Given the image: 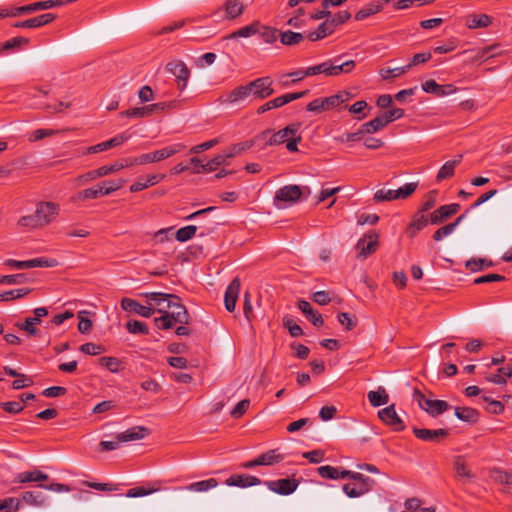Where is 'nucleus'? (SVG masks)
<instances>
[{"label": "nucleus", "mask_w": 512, "mask_h": 512, "mask_svg": "<svg viewBox=\"0 0 512 512\" xmlns=\"http://www.w3.org/2000/svg\"><path fill=\"white\" fill-rule=\"evenodd\" d=\"M60 205L55 202L41 201L36 205L34 214L23 216L18 224L29 229H37L51 224L59 215Z\"/></svg>", "instance_id": "nucleus-1"}, {"label": "nucleus", "mask_w": 512, "mask_h": 512, "mask_svg": "<svg viewBox=\"0 0 512 512\" xmlns=\"http://www.w3.org/2000/svg\"><path fill=\"white\" fill-rule=\"evenodd\" d=\"M169 306L162 316L154 319L158 329L168 330L176 324H189L190 315L188 310L181 303V299L177 295L175 301H172Z\"/></svg>", "instance_id": "nucleus-2"}, {"label": "nucleus", "mask_w": 512, "mask_h": 512, "mask_svg": "<svg viewBox=\"0 0 512 512\" xmlns=\"http://www.w3.org/2000/svg\"><path fill=\"white\" fill-rule=\"evenodd\" d=\"M184 148V144L176 143L171 146L164 147L160 150L141 154L135 158H132L131 163H135L136 165H144L148 163L160 162L181 152Z\"/></svg>", "instance_id": "nucleus-3"}, {"label": "nucleus", "mask_w": 512, "mask_h": 512, "mask_svg": "<svg viewBox=\"0 0 512 512\" xmlns=\"http://www.w3.org/2000/svg\"><path fill=\"white\" fill-rule=\"evenodd\" d=\"M303 194L300 186L290 184L279 188L273 198V204L277 209H284L297 203Z\"/></svg>", "instance_id": "nucleus-4"}, {"label": "nucleus", "mask_w": 512, "mask_h": 512, "mask_svg": "<svg viewBox=\"0 0 512 512\" xmlns=\"http://www.w3.org/2000/svg\"><path fill=\"white\" fill-rule=\"evenodd\" d=\"M413 400L419 407L432 417H437L450 409V404L444 400L426 398L417 388L413 391Z\"/></svg>", "instance_id": "nucleus-5"}, {"label": "nucleus", "mask_w": 512, "mask_h": 512, "mask_svg": "<svg viewBox=\"0 0 512 512\" xmlns=\"http://www.w3.org/2000/svg\"><path fill=\"white\" fill-rule=\"evenodd\" d=\"M351 93L347 91H341L335 95L325 97V98H317L306 106L307 111L321 113L323 111L330 110L332 108L338 107L340 104L347 102L351 98Z\"/></svg>", "instance_id": "nucleus-6"}, {"label": "nucleus", "mask_w": 512, "mask_h": 512, "mask_svg": "<svg viewBox=\"0 0 512 512\" xmlns=\"http://www.w3.org/2000/svg\"><path fill=\"white\" fill-rule=\"evenodd\" d=\"M141 297L147 299L148 307H154L155 312L163 314L170 306L172 301H175L176 295L162 292H145L140 294Z\"/></svg>", "instance_id": "nucleus-7"}, {"label": "nucleus", "mask_w": 512, "mask_h": 512, "mask_svg": "<svg viewBox=\"0 0 512 512\" xmlns=\"http://www.w3.org/2000/svg\"><path fill=\"white\" fill-rule=\"evenodd\" d=\"M4 265H6L10 268L19 269V270L31 269V268H35V267L52 268V267H56L58 265V261L53 258H44V257L25 260V261L7 259L4 261Z\"/></svg>", "instance_id": "nucleus-8"}, {"label": "nucleus", "mask_w": 512, "mask_h": 512, "mask_svg": "<svg viewBox=\"0 0 512 512\" xmlns=\"http://www.w3.org/2000/svg\"><path fill=\"white\" fill-rule=\"evenodd\" d=\"M379 234L375 230H371L360 238L356 244V250L358 251L356 257L365 259L369 255L373 254L378 247Z\"/></svg>", "instance_id": "nucleus-9"}, {"label": "nucleus", "mask_w": 512, "mask_h": 512, "mask_svg": "<svg viewBox=\"0 0 512 512\" xmlns=\"http://www.w3.org/2000/svg\"><path fill=\"white\" fill-rule=\"evenodd\" d=\"M272 84V79L269 76H265L251 81L248 83V87L251 95L256 99L263 100L274 94Z\"/></svg>", "instance_id": "nucleus-10"}, {"label": "nucleus", "mask_w": 512, "mask_h": 512, "mask_svg": "<svg viewBox=\"0 0 512 512\" xmlns=\"http://www.w3.org/2000/svg\"><path fill=\"white\" fill-rule=\"evenodd\" d=\"M378 417L393 431L399 432L405 429L404 422L397 414L394 404L379 410Z\"/></svg>", "instance_id": "nucleus-11"}, {"label": "nucleus", "mask_w": 512, "mask_h": 512, "mask_svg": "<svg viewBox=\"0 0 512 512\" xmlns=\"http://www.w3.org/2000/svg\"><path fill=\"white\" fill-rule=\"evenodd\" d=\"M166 70L177 78L178 88L183 91L190 77V71L185 63L181 60H172L166 65Z\"/></svg>", "instance_id": "nucleus-12"}, {"label": "nucleus", "mask_w": 512, "mask_h": 512, "mask_svg": "<svg viewBox=\"0 0 512 512\" xmlns=\"http://www.w3.org/2000/svg\"><path fill=\"white\" fill-rule=\"evenodd\" d=\"M300 124L293 123L285 128L273 133L266 142V145H280L286 143L292 136L296 135L299 131Z\"/></svg>", "instance_id": "nucleus-13"}, {"label": "nucleus", "mask_w": 512, "mask_h": 512, "mask_svg": "<svg viewBox=\"0 0 512 512\" xmlns=\"http://www.w3.org/2000/svg\"><path fill=\"white\" fill-rule=\"evenodd\" d=\"M271 132L272 131L270 129H266L257 135L254 140L244 141L230 146L226 151H224L225 157H227V159H231L236 155L241 154L242 152L250 149L256 141L266 139V137L270 135Z\"/></svg>", "instance_id": "nucleus-14"}, {"label": "nucleus", "mask_w": 512, "mask_h": 512, "mask_svg": "<svg viewBox=\"0 0 512 512\" xmlns=\"http://www.w3.org/2000/svg\"><path fill=\"white\" fill-rule=\"evenodd\" d=\"M460 209L458 203H451L440 206L430 214V224L439 225L445 222L448 218L456 214Z\"/></svg>", "instance_id": "nucleus-15"}, {"label": "nucleus", "mask_w": 512, "mask_h": 512, "mask_svg": "<svg viewBox=\"0 0 512 512\" xmlns=\"http://www.w3.org/2000/svg\"><path fill=\"white\" fill-rule=\"evenodd\" d=\"M413 433L418 439L422 441L434 443L443 441L449 435V431L447 429L430 430L416 427L413 428Z\"/></svg>", "instance_id": "nucleus-16"}, {"label": "nucleus", "mask_w": 512, "mask_h": 512, "mask_svg": "<svg viewBox=\"0 0 512 512\" xmlns=\"http://www.w3.org/2000/svg\"><path fill=\"white\" fill-rule=\"evenodd\" d=\"M265 484L271 491L280 495H289L298 487V482L296 480L288 478L267 481Z\"/></svg>", "instance_id": "nucleus-17"}, {"label": "nucleus", "mask_w": 512, "mask_h": 512, "mask_svg": "<svg viewBox=\"0 0 512 512\" xmlns=\"http://www.w3.org/2000/svg\"><path fill=\"white\" fill-rule=\"evenodd\" d=\"M129 138H130L129 134H126V133L118 134L115 137L111 138L110 140H107V141L101 142L99 144L88 147L86 149V151L84 152V154H94V153L106 151L108 149L122 145Z\"/></svg>", "instance_id": "nucleus-18"}, {"label": "nucleus", "mask_w": 512, "mask_h": 512, "mask_svg": "<svg viewBox=\"0 0 512 512\" xmlns=\"http://www.w3.org/2000/svg\"><path fill=\"white\" fill-rule=\"evenodd\" d=\"M121 308L127 312H134L145 318L151 317L155 313L154 307H148V305H142L134 299L123 298L121 300Z\"/></svg>", "instance_id": "nucleus-19"}, {"label": "nucleus", "mask_w": 512, "mask_h": 512, "mask_svg": "<svg viewBox=\"0 0 512 512\" xmlns=\"http://www.w3.org/2000/svg\"><path fill=\"white\" fill-rule=\"evenodd\" d=\"M63 4H64L63 0L40 1V2H35V3L25 5V6L16 7L15 12L13 14L25 15V14H30V13H33V12L39 11V10H47V9H50V8H53L56 6H60Z\"/></svg>", "instance_id": "nucleus-20"}, {"label": "nucleus", "mask_w": 512, "mask_h": 512, "mask_svg": "<svg viewBox=\"0 0 512 512\" xmlns=\"http://www.w3.org/2000/svg\"><path fill=\"white\" fill-rule=\"evenodd\" d=\"M240 286H241V283H240L239 278L235 277L229 283V285L226 289L225 296H224V303H225V308L229 312H233L235 310L236 302H237L239 292H240Z\"/></svg>", "instance_id": "nucleus-21"}, {"label": "nucleus", "mask_w": 512, "mask_h": 512, "mask_svg": "<svg viewBox=\"0 0 512 512\" xmlns=\"http://www.w3.org/2000/svg\"><path fill=\"white\" fill-rule=\"evenodd\" d=\"M341 60L342 56H337L330 59V77H336L342 73L349 74L354 70L356 66L354 60Z\"/></svg>", "instance_id": "nucleus-22"}, {"label": "nucleus", "mask_w": 512, "mask_h": 512, "mask_svg": "<svg viewBox=\"0 0 512 512\" xmlns=\"http://www.w3.org/2000/svg\"><path fill=\"white\" fill-rule=\"evenodd\" d=\"M261 483L262 481L258 477L248 474H233L225 481V484L228 486H236L241 488L256 486Z\"/></svg>", "instance_id": "nucleus-23"}, {"label": "nucleus", "mask_w": 512, "mask_h": 512, "mask_svg": "<svg viewBox=\"0 0 512 512\" xmlns=\"http://www.w3.org/2000/svg\"><path fill=\"white\" fill-rule=\"evenodd\" d=\"M422 89L426 93L434 94L438 97L453 94L457 88L453 84L439 85L435 80H427L422 84Z\"/></svg>", "instance_id": "nucleus-24"}, {"label": "nucleus", "mask_w": 512, "mask_h": 512, "mask_svg": "<svg viewBox=\"0 0 512 512\" xmlns=\"http://www.w3.org/2000/svg\"><path fill=\"white\" fill-rule=\"evenodd\" d=\"M56 18L55 14L45 13L24 21H19L13 24L15 28H38L49 24Z\"/></svg>", "instance_id": "nucleus-25"}, {"label": "nucleus", "mask_w": 512, "mask_h": 512, "mask_svg": "<svg viewBox=\"0 0 512 512\" xmlns=\"http://www.w3.org/2000/svg\"><path fill=\"white\" fill-rule=\"evenodd\" d=\"M430 223V215L417 211L413 216L412 221L408 225L406 229V233L410 238L416 236V234L421 231L424 227H426Z\"/></svg>", "instance_id": "nucleus-26"}, {"label": "nucleus", "mask_w": 512, "mask_h": 512, "mask_svg": "<svg viewBox=\"0 0 512 512\" xmlns=\"http://www.w3.org/2000/svg\"><path fill=\"white\" fill-rule=\"evenodd\" d=\"M298 308L314 326L320 327L323 325L324 321L322 315L314 310L308 301L299 300Z\"/></svg>", "instance_id": "nucleus-27"}, {"label": "nucleus", "mask_w": 512, "mask_h": 512, "mask_svg": "<svg viewBox=\"0 0 512 512\" xmlns=\"http://www.w3.org/2000/svg\"><path fill=\"white\" fill-rule=\"evenodd\" d=\"M148 434V429L143 426H134L122 433H118L115 438L121 442H130L141 440Z\"/></svg>", "instance_id": "nucleus-28"}, {"label": "nucleus", "mask_w": 512, "mask_h": 512, "mask_svg": "<svg viewBox=\"0 0 512 512\" xmlns=\"http://www.w3.org/2000/svg\"><path fill=\"white\" fill-rule=\"evenodd\" d=\"M166 177L165 174H151L144 178H139L135 183L130 186V191L136 193L146 188L156 185Z\"/></svg>", "instance_id": "nucleus-29"}, {"label": "nucleus", "mask_w": 512, "mask_h": 512, "mask_svg": "<svg viewBox=\"0 0 512 512\" xmlns=\"http://www.w3.org/2000/svg\"><path fill=\"white\" fill-rule=\"evenodd\" d=\"M492 17L487 14H470L466 16L465 25L469 29L486 28L492 24Z\"/></svg>", "instance_id": "nucleus-30"}, {"label": "nucleus", "mask_w": 512, "mask_h": 512, "mask_svg": "<svg viewBox=\"0 0 512 512\" xmlns=\"http://www.w3.org/2000/svg\"><path fill=\"white\" fill-rule=\"evenodd\" d=\"M257 34L264 43L266 44H274L278 37H280V33L276 28L263 25L258 21Z\"/></svg>", "instance_id": "nucleus-31"}, {"label": "nucleus", "mask_w": 512, "mask_h": 512, "mask_svg": "<svg viewBox=\"0 0 512 512\" xmlns=\"http://www.w3.org/2000/svg\"><path fill=\"white\" fill-rule=\"evenodd\" d=\"M249 95H251V93L248 84L238 86L227 94L224 102L228 104H237L244 101Z\"/></svg>", "instance_id": "nucleus-32"}, {"label": "nucleus", "mask_w": 512, "mask_h": 512, "mask_svg": "<svg viewBox=\"0 0 512 512\" xmlns=\"http://www.w3.org/2000/svg\"><path fill=\"white\" fill-rule=\"evenodd\" d=\"M368 400L373 407L386 405L389 401V395L384 387H378L375 391H369L367 394Z\"/></svg>", "instance_id": "nucleus-33"}, {"label": "nucleus", "mask_w": 512, "mask_h": 512, "mask_svg": "<svg viewBox=\"0 0 512 512\" xmlns=\"http://www.w3.org/2000/svg\"><path fill=\"white\" fill-rule=\"evenodd\" d=\"M49 476L42 471L34 470L19 473L15 479L18 483L39 482L48 480Z\"/></svg>", "instance_id": "nucleus-34"}, {"label": "nucleus", "mask_w": 512, "mask_h": 512, "mask_svg": "<svg viewBox=\"0 0 512 512\" xmlns=\"http://www.w3.org/2000/svg\"><path fill=\"white\" fill-rule=\"evenodd\" d=\"M455 416L467 423H476L479 419V412L471 407H456Z\"/></svg>", "instance_id": "nucleus-35"}, {"label": "nucleus", "mask_w": 512, "mask_h": 512, "mask_svg": "<svg viewBox=\"0 0 512 512\" xmlns=\"http://www.w3.org/2000/svg\"><path fill=\"white\" fill-rule=\"evenodd\" d=\"M258 21H253L251 24L241 27L240 29L230 33L225 37L226 40L237 38H248L257 34Z\"/></svg>", "instance_id": "nucleus-36"}, {"label": "nucleus", "mask_w": 512, "mask_h": 512, "mask_svg": "<svg viewBox=\"0 0 512 512\" xmlns=\"http://www.w3.org/2000/svg\"><path fill=\"white\" fill-rule=\"evenodd\" d=\"M228 164V159L225 157L224 152L216 155L210 161H208L205 165H200L199 169L194 170L193 172L196 174L202 172H212L216 170L220 165Z\"/></svg>", "instance_id": "nucleus-37"}, {"label": "nucleus", "mask_w": 512, "mask_h": 512, "mask_svg": "<svg viewBox=\"0 0 512 512\" xmlns=\"http://www.w3.org/2000/svg\"><path fill=\"white\" fill-rule=\"evenodd\" d=\"M223 7L227 19H235L244 12V5L239 0H226Z\"/></svg>", "instance_id": "nucleus-38"}, {"label": "nucleus", "mask_w": 512, "mask_h": 512, "mask_svg": "<svg viewBox=\"0 0 512 512\" xmlns=\"http://www.w3.org/2000/svg\"><path fill=\"white\" fill-rule=\"evenodd\" d=\"M387 126L386 119L383 118L382 115L362 124L360 126L363 135L365 134H373L377 131L382 130L384 127Z\"/></svg>", "instance_id": "nucleus-39"}, {"label": "nucleus", "mask_w": 512, "mask_h": 512, "mask_svg": "<svg viewBox=\"0 0 512 512\" xmlns=\"http://www.w3.org/2000/svg\"><path fill=\"white\" fill-rule=\"evenodd\" d=\"M462 155H459L457 159L447 161L444 165L439 169L438 174L436 176L437 181H442L444 179L450 178L454 175L455 167L461 162Z\"/></svg>", "instance_id": "nucleus-40"}, {"label": "nucleus", "mask_w": 512, "mask_h": 512, "mask_svg": "<svg viewBox=\"0 0 512 512\" xmlns=\"http://www.w3.org/2000/svg\"><path fill=\"white\" fill-rule=\"evenodd\" d=\"M218 486V481L215 478H209L194 482L186 486L184 489L191 492H206Z\"/></svg>", "instance_id": "nucleus-41"}, {"label": "nucleus", "mask_w": 512, "mask_h": 512, "mask_svg": "<svg viewBox=\"0 0 512 512\" xmlns=\"http://www.w3.org/2000/svg\"><path fill=\"white\" fill-rule=\"evenodd\" d=\"M131 160L132 159L128 158V159H124L121 161H117L111 165L101 166V167H99V172H100L101 176L104 177L109 174L118 172L126 167L136 165L135 163H131Z\"/></svg>", "instance_id": "nucleus-42"}, {"label": "nucleus", "mask_w": 512, "mask_h": 512, "mask_svg": "<svg viewBox=\"0 0 512 512\" xmlns=\"http://www.w3.org/2000/svg\"><path fill=\"white\" fill-rule=\"evenodd\" d=\"M334 32L333 24L326 20L318 26V28L308 34V38L311 41H318L324 37L331 35Z\"/></svg>", "instance_id": "nucleus-43"}, {"label": "nucleus", "mask_w": 512, "mask_h": 512, "mask_svg": "<svg viewBox=\"0 0 512 512\" xmlns=\"http://www.w3.org/2000/svg\"><path fill=\"white\" fill-rule=\"evenodd\" d=\"M512 377V365H507L498 369L496 374L486 377V380L495 384H505L506 378Z\"/></svg>", "instance_id": "nucleus-44"}, {"label": "nucleus", "mask_w": 512, "mask_h": 512, "mask_svg": "<svg viewBox=\"0 0 512 512\" xmlns=\"http://www.w3.org/2000/svg\"><path fill=\"white\" fill-rule=\"evenodd\" d=\"M431 57H432V55H431L430 52H424V53L415 54L412 57V59H411V61H410V63L408 65L396 68V70H397V74L396 75L404 74L411 67L429 61L431 59Z\"/></svg>", "instance_id": "nucleus-45"}, {"label": "nucleus", "mask_w": 512, "mask_h": 512, "mask_svg": "<svg viewBox=\"0 0 512 512\" xmlns=\"http://www.w3.org/2000/svg\"><path fill=\"white\" fill-rule=\"evenodd\" d=\"M284 459L283 455L278 453L277 450H269L258 456L260 466H271L281 462Z\"/></svg>", "instance_id": "nucleus-46"}, {"label": "nucleus", "mask_w": 512, "mask_h": 512, "mask_svg": "<svg viewBox=\"0 0 512 512\" xmlns=\"http://www.w3.org/2000/svg\"><path fill=\"white\" fill-rule=\"evenodd\" d=\"M371 489L372 488H369V487H363L362 485H359L358 483H347L343 486V492L349 498L360 497V496L368 493Z\"/></svg>", "instance_id": "nucleus-47"}, {"label": "nucleus", "mask_w": 512, "mask_h": 512, "mask_svg": "<svg viewBox=\"0 0 512 512\" xmlns=\"http://www.w3.org/2000/svg\"><path fill=\"white\" fill-rule=\"evenodd\" d=\"M454 470L457 474V476L466 478L468 480L472 479L474 475L472 474L471 470L469 469L468 465L466 464L464 458L462 456L456 457L454 461Z\"/></svg>", "instance_id": "nucleus-48"}, {"label": "nucleus", "mask_w": 512, "mask_h": 512, "mask_svg": "<svg viewBox=\"0 0 512 512\" xmlns=\"http://www.w3.org/2000/svg\"><path fill=\"white\" fill-rule=\"evenodd\" d=\"M72 106V101H63L60 100L55 104H44L39 108L46 110L49 114H61L64 113L67 109Z\"/></svg>", "instance_id": "nucleus-49"}, {"label": "nucleus", "mask_w": 512, "mask_h": 512, "mask_svg": "<svg viewBox=\"0 0 512 512\" xmlns=\"http://www.w3.org/2000/svg\"><path fill=\"white\" fill-rule=\"evenodd\" d=\"M304 39L302 33L285 31L280 33V41L283 45L292 46L300 43Z\"/></svg>", "instance_id": "nucleus-50"}, {"label": "nucleus", "mask_w": 512, "mask_h": 512, "mask_svg": "<svg viewBox=\"0 0 512 512\" xmlns=\"http://www.w3.org/2000/svg\"><path fill=\"white\" fill-rule=\"evenodd\" d=\"M31 292L30 288H19L0 293V302L22 298Z\"/></svg>", "instance_id": "nucleus-51"}, {"label": "nucleus", "mask_w": 512, "mask_h": 512, "mask_svg": "<svg viewBox=\"0 0 512 512\" xmlns=\"http://www.w3.org/2000/svg\"><path fill=\"white\" fill-rule=\"evenodd\" d=\"M29 43V39L25 37H14L1 44L0 51H8L13 49H19L22 46H26Z\"/></svg>", "instance_id": "nucleus-52"}, {"label": "nucleus", "mask_w": 512, "mask_h": 512, "mask_svg": "<svg viewBox=\"0 0 512 512\" xmlns=\"http://www.w3.org/2000/svg\"><path fill=\"white\" fill-rule=\"evenodd\" d=\"M126 329L131 334L147 335L149 333L148 326L139 320H130L126 323Z\"/></svg>", "instance_id": "nucleus-53"}, {"label": "nucleus", "mask_w": 512, "mask_h": 512, "mask_svg": "<svg viewBox=\"0 0 512 512\" xmlns=\"http://www.w3.org/2000/svg\"><path fill=\"white\" fill-rule=\"evenodd\" d=\"M381 8L382 7L379 4L370 3L367 6L363 7L362 9H360L355 14V19L357 21H362V20L366 19L367 17L378 13L381 10Z\"/></svg>", "instance_id": "nucleus-54"}, {"label": "nucleus", "mask_w": 512, "mask_h": 512, "mask_svg": "<svg viewBox=\"0 0 512 512\" xmlns=\"http://www.w3.org/2000/svg\"><path fill=\"white\" fill-rule=\"evenodd\" d=\"M40 321L33 320V317H27L24 322L16 323V327L27 332L31 336H35L39 333V329L36 327L37 324H40Z\"/></svg>", "instance_id": "nucleus-55"}, {"label": "nucleus", "mask_w": 512, "mask_h": 512, "mask_svg": "<svg viewBox=\"0 0 512 512\" xmlns=\"http://www.w3.org/2000/svg\"><path fill=\"white\" fill-rule=\"evenodd\" d=\"M197 230H198V226L188 225V226L178 229L175 237L179 242H186V241L190 240L193 236H195Z\"/></svg>", "instance_id": "nucleus-56"}, {"label": "nucleus", "mask_w": 512, "mask_h": 512, "mask_svg": "<svg viewBox=\"0 0 512 512\" xmlns=\"http://www.w3.org/2000/svg\"><path fill=\"white\" fill-rule=\"evenodd\" d=\"M21 499L30 505L41 506L44 504V499L40 492L26 491L22 494Z\"/></svg>", "instance_id": "nucleus-57"}, {"label": "nucleus", "mask_w": 512, "mask_h": 512, "mask_svg": "<svg viewBox=\"0 0 512 512\" xmlns=\"http://www.w3.org/2000/svg\"><path fill=\"white\" fill-rule=\"evenodd\" d=\"M491 478L500 484L511 485L512 484V473L501 470L494 469L491 471Z\"/></svg>", "instance_id": "nucleus-58"}, {"label": "nucleus", "mask_w": 512, "mask_h": 512, "mask_svg": "<svg viewBox=\"0 0 512 512\" xmlns=\"http://www.w3.org/2000/svg\"><path fill=\"white\" fill-rule=\"evenodd\" d=\"M125 182H126V180H124V179L103 181L102 185L99 186V187H104L102 196L109 195L112 192L119 190L125 184Z\"/></svg>", "instance_id": "nucleus-59"}, {"label": "nucleus", "mask_w": 512, "mask_h": 512, "mask_svg": "<svg viewBox=\"0 0 512 512\" xmlns=\"http://www.w3.org/2000/svg\"><path fill=\"white\" fill-rule=\"evenodd\" d=\"M99 364L102 367H105L106 369H108L110 372L117 373V372H119V367H120L121 362L116 357H101L99 359Z\"/></svg>", "instance_id": "nucleus-60"}, {"label": "nucleus", "mask_w": 512, "mask_h": 512, "mask_svg": "<svg viewBox=\"0 0 512 512\" xmlns=\"http://www.w3.org/2000/svg\"><path fill=\"white\" fill-rule=\"evenodd\" d=\"M308 68H309L310 76L323 74L326 77H330V59H328L322 63H319L317 65L310 66Z\"/></svg>", "instance_id": "nucleus-61"}, {"label": "nucleus", "mask_w": 512, "mask_h": 512, "mask_svg": "<svg viewBox=\"0 0 512 512\" xmlns=\"http://www.w3.org/2000/svg\"><path fill=\"white\" fill-rule=\"evenodd\" d=\"M27 282L26 274L19 273L14 275H0V284H23Z\"/></svg>", "instance_id": "nucleus-62"}, {"label": "nucleus", "mask_w": 512, "mask_h": 512, "mask_svg": "<svg viewBox=\"0 0 512 512\" xmlns=\"http://www.w3.org/2000/svg\"><path fill=\"white\" fill-rule=\"evenodd\" d=\"M59 133L58 130L54 129H37L33 131L29 137V141L36 142L40 141L46 137H51L57 135Z\"/></svg>", "instance_id": "nucleus-63"}, {"label": "nucleus", "mask_w": 512, "mask_h": 512, "mask_svg": "<svg viewBox=\"0 0 512 512\" xmlns=\"http://www.w3.org/2000/svg\"><path fill=\"white\" fill-rule=\"evenodd\" d=\"M417 183H407L395 190L396 199H406L415 192Z\"/></svg>", "instance_id": "nucleus-64"}]
</instances>
